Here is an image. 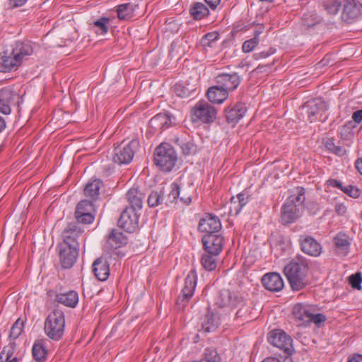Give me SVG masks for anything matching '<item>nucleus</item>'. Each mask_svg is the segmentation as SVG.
Here are the masks:
<instances>
[{
	"mask_svg": "<svg viewBox=\"0 0 362 362\" xmlns=\"http://www.w3.org/2000/svg\"><path fill=\"white\" fill-rule=\"evenodd\" d=\"M308 261L301 255L296 256L285 266L284 273L293 291H300L308 284Z\"/></svg>",
	"mask_w": 362,
	"mask_h": 362,
	"instance_id": "f257e3e1",
	"label": "nucleus"
},
{
	"mask_svg": "<svg viewBox=\"0 0 362 362\" xmlns=\"http://www.w3.org/2000/svg\"><path fill=\"white\" fill-rule=\"evenodd\" d=\"M305 200V191L301 188L297 194L290 195L281 209V221L287 225L296 221L301 214Z\"/></svg>",
	"mask_w": 362,
	"mask_h": 362,
	"instance_id": "f03ea898",
	"label": "nucleus"
},
{
	"mask_svg": "<svg viewBox=\"0 0 362 362\" xmlns=\"http://www.w3.org/2000/svg\"><path fill=\"white\" fill-rule=\"evenodd\" d=\"M65 316L63 311L55 309L45 319L44 331L45 334L52 340H60L64 334Z\"/></svg>",
	"mask_w": 362,
	"mask_h": 362,
	"instance_id": "7ed1b4c3",
	"label": "nucleus"
},
{
	"mask_svg": "<svg viewBox=\"0 0 362 362\" xmlns=\"http://www.w3.org/2000/svg\"><path fill=\"white\" fill-rule=\"evenodd\" d=\"M177 153L175 149L167 143H162L156 147L154 152L155 164L163 171L170 172L177 162Z\"/></svg>",
	"mask_w": 362,
	"mask_h": 362,
	"instance_id": "20e7f679",
	"label": "nucleus"
},
{
	"mask_svg": "<svg viewBox=\"0 0 362 362\" xmlns=\"http://www.w3.org/2000/svg\"><path fill=\"white\" fill-rule=\"evenodd\" d=\"M268 341L273 346L281 350L285 357L291 356L294 352L292 338L281 329L272 331L268 337Z\"/></svg>",
	"mask_w": 362,
	"mask_h": 362,
	"instance_id": "39448f33",
	"label": "nucleus"
},
{
	"mask_svg": "<svg viewBox=\"0 0 362 362\" xmlns=\"http://www.w3.org/2000/svg\"><path fill=\"white\" fill-rule=\"evenodd\" d=\"M139 147V140L132 139L128 144L115 148L112 158L113 161L119 165L129 163Z\"/></svg>",
	"mask_w": 362,
	"mask_h": 362,
	"instance_id": "423d86ee",
	"label": "nucleus"
},
{
	"mask_svg": "<svg viewBox=\"0 0 362 362\" xmlns=\"http://www.w3.org/2000/svg\"><path fill=\"white\" fill-rule=\"evenodd\" d=\"M192 115L194 122L211 123L216 117V110L206 102H199L192 109Z\"/></svg>",
	"mask_w": 362,
	"mask_h": 362,
	"instance_id": "0eeeda50",
	"label": "nucleus"
},
{
	"mask_svg": "<svg viewBox=\"0 0 362 362\" xmlns=\"http://www.w3.org/2000/svg\"><path fill=\"white\" fill-rule=\"evenodd\" d=\"M341 19L350 24L362 16V4L356 0H344L342 1Z\"/></svg>",
	"mask_w": 362,
	"mask_h": 362,
	"instance_id": "6e6552de",
	"label": "nucleus"
},
{
	"mask_svg": "<svg viewBox=\"0 0 362 362\" xmlns=\"http://www.w3.org/2000/svg\"><path fill=\"white\" fill-rule=\"evenodd\" d=\"M58 251L62 267L64 269L71 268L78 258L79 247L59 243Z\"/></svg>",
	"mask_w": 362,
	"mask_h": 362,
	"instance_id": "1a4fd4ad",
	"label": "nucleus"
},
{
	"mask_svg": "<svg viewBox=\"0 0 362 362\" xmlns=\"http://www.w3.org/2000/svg\"><path fill=\"white\" fill-rule=\"evenodd\" d=\"M197 285V274L191 270L185 280V286L177 299V305L184 308L194 294Z\"/></svg>",
	"mask_w": 362,
	"mask_h": 362,
	"instance_id": "9d476101",
	"label": "nucleus"
},
{
	"mask_svg": "<svg viewBox=\"0 0 362 362\" xmlns=\"http://www.w3.org/2000/svg\"><path fill=\"white\" fill-rule=\"evenodd\" d=\"M94 205L89 200H82L76 206L75 218L78 223L90 224L94 221Z\"/></svg>",
	"mask_w": 362,
	"mask_h": 362,
	"instance_id": "9b49d317",
	"label": "nucleus"
},
{
	"mask_svg": "<svg viewBox=\"0 0 362 362\" xmlns=\"http://www.w3.org/2000/svg\"><path fill=\"white\" fill-rule=\"evenodd\" d=\"M202 241L205 252L218 255L223 250L224 238L221 235L206 234Z\"/></svg>",
	"mask_w": 362,
	"mask_h": 362,
	"instance_id": "f8f14e48",
	"label": "nucleus"
},
{
	"mask_svg": "<svg viewBox=\"0 0 362 362\" xmlns=\"http://www.w3.org/2000/svg\"><path fill=\"white\" fill-rule=\"evenodd\" d=\"M139 224V216L136 211L127 207L121 214L118 225L129 233L135 231Z\"/></svg>",
	"mask_w": 362,
	"mask_h": 362,
	"instance_id": "ddd939ff",
	"label": "nucleus"
},
{
	"mask_svg": "<svg viewBox=\"0 0 362 362\" xmlns=\"http://www.w3.org/2000/svg\"><path fill=\"white\" fill-rule=\"evenodd\" d=\"M300 247L303 252L311 257H318L322 253L321 245L312 236L301 235L299 237Z\"/></svg>",
	"mask_w": 362,
	"mask_h": 362,
	"instance_id": "4468645a",
	"label": "nucleus"
},
{
	"mask_svg": "<svg viewBox=\"0 0 362 362\" xmlns=\"http://www.w3.org/2000/svg\"><path fill=\"white\" fill-rule=\"evenodd\" d=\"M83 232V230L77 223H69L62 233L63 241L61 243L79 247L78 239L81 236Z\"/></svg>",
	"mask_w": 362,
	"mask_h": 362,
	"instance_id": "2eb2a0df",
	"label": "nucleus"
},
{
	"mask_svg": "<svg viewBox=\"0 0 362 362\" xmlns=\"http://www.w3.org/2000/svg\"><path fill=\"white\" fill-rule=\"evenodd\" d=\"M216 85L228 93L235 90L240 83V77L236 73L220 74L216 77Z\"/></svg>",
	"mask_w": 362,
	"mask_h": 362,
	"instance_id": "dca6fc26",
	"label": "nucleus"
},
{
	"mask_svg": "<svg viewBox=\"0 0 362 362\" xmlns=\"http://www.w3.org/2000/svg\"><path fill=\"white\" fill-rule=\"evenodd\" d=\"M198 228L206 234H216L221 228V223L216 216L208 214L199 221Z\"/></svg>",
	"mask_w": 362,
	"mask_h": 362,
	"instance_id": "f3484780",
	"label": "nucleus"
},
{
	"mask_svg": "<svg viewBox=\"0 0 362 362\" xmlns=\"http://www.w3.org/2000/svg\"><path fill=\"white\" fill-rule=\"evenodd\" d=\"M303 109L305 110L310 122H313L319 113L327 110V104L321 98H315L305 103Z\"/></svg>",
	"mask_w": 362,
	"mask_h": 362,
	"instance_id": "a211bd4d",
	"label": "nucleus"
},
{
	"mask_svg": "<svg viewBox=\"0 0 362 362\" xmlns=\"http://www.w3.org/2000/svg\"><path fill=\"white\" fill-rule=\"evenodd\" d=\"M18 98V95L9 88L0 90V112L4 115L10 114L11 105L14 103L15 99Z\"/></svg>",
	"mask_w": 362,
	"mask_h": 362,
	"instance_id": "6ab92c4d",
	"label": "nucleus"
},
{
	"mask_svg": "<svg viewBox=\"0 0 362 362\" xmlns=\"http://www.w3.org/2000/svg\"><path fill=\"white\" fill-rule=\"evenodd\" d=\"M21 65L11 51L5 50L0 53V71L9 72L16 70Z\"/></svg>",
	"mask_w": 362,
	"mask_h": 362,
	"instance_id": "aec40b11",
	"label": "nucleus"
},
{
	"mask_svg": "<svg viewBox=\"0 0 362 362\" xmlns=\"http://www.w3.org/2000/svg\"><path fill=\"white\" fill-rule=\"evenodd\" d=\"M262 283L264 287L272 292H277L284 288V281L278 273H268L263 276Z\"/></svg>",
	"mask_w": 362,
	"mask_h": 362,
	"instance_id": "412c9836",
	"label": "nucleus"
},
{
	"mask_svg": "<svg viewBox=\"0 0 362 362\" xmlns=\"http://www.w3.org/2000/svg\"><path fill=\"white\" fill-rule=\"evenodd\" d=\"M126 243L127 239L123 233L117 229H112L108 235L107 243L105 245V249L111 254L114 250Z\"/></svg>",
	"mask_w": 362,
	"mask_h": 362,
	"instance_id": "4be33fe9",
	"label": "nucleus"
},
{
	"mask_svg": "<svg viewBox=\"0 0 362 362\" xmlns=\"http://www.w3.org/2000/svg\"><path fill=\"white\" fill-rule=\"evenodd\" d=\"M242 300L243 298L240 297L236 293H232L228 290H223L220 292L216 303L221 308H233Z\"/></svg>",
	"mask_w": 362,
	"mask_h": 362,
	"instance_id": "5701e85b",
	"label": "nucleus"
},
{
	"mask_svg": "<svg viewBox=\"0 0 362 362\" xmlns=\"http://www.w3.org/2000/svg\"><path fill=\"white\" fill-rule=\"evenodd\" d=\"M93 272L95 277L101 281H105L110 276V264L103 257L95 259L93 264Z\"/></svg>",
	"mask_w": 362,
	"mask_h": 362,
	"instance_id": "b1692460",
	"label": "nucleus"
},
{
	"mask_svg": "<svg viewBox=\"0 0 362 362\" xmlns=\"http://www.w3.org/2000/svg\"><path fill=\"white\" fill-rule=\"evenodd\" d=\"M125 196L130 204V207H128L129 209H133L135 211L142 209L145 195L138 188L132 187L129 189Z\"/></svg>",
	"mask_w": 362,
	"mask_h": 362,
	"instance_id": "393cba45",
	"label": "nucleus"
},
{
	"mask_svg": "<svg viewBox=\"0 0 362 362\" xmlns=\"http://www.w3.org/2000/svg\"><path fill=\"white\" fill-rule=\"evenodd\" d=\"M247 108L244 103H238L225 111L226 118L229 123L238 122L245 114Z\"/></svg>",
	"mask_w": 362,
	"mask_h": 362,
	"instance_id": "a878e982",
	"label": "nucleus"
},
{
	"mask_svg": "<svg viewBox=\"0 0 362 362\" xmlns=\"http://www.w3.org/2000/svg\"><path fill=\"white\" fill-rule=\"evenodd\" d=\"M172 124V116L168 113H159L152 117L149 121V125L155 130H163L168 128Z\"/></svg>",
	"mask_w": 362,
	"mask_h": 362,
	"instance_id": "bb28decb",
	"label": "nucleus"
},
{
	"mask_svg": "<svg viewBox=\"0 0 362 362\" xmlns=\"http://www.w3.org/2000/svg\"><path fill=\"white\" fill-rule=\"evenodd\" d=\"M333 241L339 255L346 256L349 253L351 241L348 235L339 232L334 238Z\"/></svg>",
	"mask_w": 362,
	"mask_h": 362,
	"instance_id": "cd10ccee",
	"label": "nucleus"
},
{
	"mask_svg": "<svg viewBox=\"0 0 362 362\" xmlns=\"http://www.w3.org/2000/svg\"><path fill=\"white\" fill-rule=\"evenodd\" d=\"M313 310L314 308L311 305L297 303L293 308V315L296 319L302 322V325L308 324Z\"/></svg>",
	"mask_w": 362,
	"mask_h": 362,
	"instance_id": "c85d7f7f",
	"label": "nucleus"
},
{
	"mask_svg": "<svg viewBox=\"0 0 362 362\" xmlns=\"http://www.w3.org/2000/svg\"><path fill=\"white\" fill-rule=\"evenodd\" d=\"M139 4L133 2L119 4L117 6V17L119 20H129L135 16Z\"/></svg>",
	"mask_w": 362,
	"mask_h": 362,
	"instance_id": "c756f323",
	"label": "nucleus"
},
{
	"mask_svg": "<svg viewBox=\"0 0 362 362\" xmlns=\"http://www.w3.org/2000/svg\"><path fill=\"white\" fill-rule=\"evenodd\" d=\"M250 195L248 192L243 191L239 193L236 197H232L230 199V213L234 212L235 215H238L243 207L249 202Z\"/></svg>",
	"mask_w": 362,
	"mask_h": 362,
	"instance_id": "7c9ffc66",
	"label": "nucleus"
},
{
	"mask_svg": "<svg viewBox=\"0 0 362 362\" xmlns=\"http://www.w3.org/2000/svg\"><path fill=\"white\" fill-rule=\"evenodd\" d=\"M206 95L211 103L221 104L227 99L228 93L218 85H215L208 89Z\"/></svg>",
	"mask_w": 362,
	"mask_h": 362,
	"instance_id": "2f4dec72",
	"label": "nucleus"
},
{
	"mask_svg": "<svg viewBox=\"0 0 362 362\" xmlns=\"http://www.w3.org/2000/svg\"><path fill=\"white\" fill-rule=\"evenodd\" d=\"M56 300L67 307L74 308L78 301V293L74 291L58 293L56 296Z\"/></svg>",
	"mask_w": 362,
	"mask_h": 362,
	"instance_id": "473e14b6",
	"label": "nucleus"
},
{
	"mask_svg": "<svg viewBox=\"0 0 362 362\" xmlns=\"http://www.w3.org/2000/svg\"><path fill=\"white\" fill-rule=\"evenodd\" d=\"M220 324L219 318L208 309L204 321L202 322V329L205 332L215 331Z\"/></svg>",
	"mask_w": 362,
	"mask_h": 362,
	"instance_id": "72a5a7b5",
	"label": "nucleus"
},
{
	"mask_svg": "<svg viewBox=\"0 0 362 362\" xmlns=\"http://www.w3.org/2000/svg\"><path fill=\"white\" fill-rule=\"evenodd\" d=\"M189 13L196 21L202 20L209 15V10L203 3H193L189 8Z\"/></svg>",
	"mask_w": 362,
	"mask_h": 362,
	"instance_id": "f704fd0d",
	"label": "nucleus"
},
{
	"mask_svg": "<svg viewBox=\"0 0 362 362\" xmlns=\"http://www.w3.org/2000/svg\"><path fill=\"white\" fill-rule=\"evenodd\" d=\"M32 353L35 361L44 360L47 354L46 341L44 339L37 340L33 346Z\"/></svg>",
	"mask_w": 362,
	"mask_h": 362,
	"instance_id": "c9c22d12",
	"label": "nucleus"
},
{
	"mask_svg": "<svg viewBox=\"0 0 362 362\" xmlns=\"http://www.w3.org/2000/svg\"><path fill=\"white\" fill-rule=\"evenodd\" d=\"M11 52L16 58L19 61L20 64H21L22 59L25 56L31 54L33 52V49L28 44L17 42L15 45V47L12 49Z\"/></svg>",
	"mask_w": 362,
	"mask_h": 362,
	"instance_id": "e433bc0d",
	"label": "nucleus"
},
{
	"mask_svg": "<svg viewBox=\"0 0 362 362\" xmlns=\"http://www.w3.org/2000/svg\"><path fill=\"white\" fill-rule=\"evenodd\" d=\"M165 200L164 189H160L159 191L151 192L148 197V204L150 207H156L165 204Z\"/></svg>",
	"mask_w": 362,
	"mask_h": 362,
	"instance_id": "4c0bfd02",
	"label": "nucleus"
},
{
	"mask_svg": "<svg viewBox=\"0 0 362 362\" xmlns=\"http://www.w3.org/2000/svg\"><path fill=\"white\" fill-rule=\"evenodd\" d=\"M322 21V18L314 11L305 12L302 17V23L306 28H312Z\"/></svg>",
	"mask_w": 362,
	"mask_h": 362,
	"instance_id": "58836bf2",
	"label": "nucleus"
},
{
	"mask_svg": "<svg viewBox=\"0 0 362 362\" xmlns=\"http://www.w3.org/2000/svg\"><path fill=\"white\" fill-rule=\"evenodd\" d=\"M100 184L99 180H95L87 183L83 190L85 196L95 199L99 194Z\"/></svg>",
	"mask_w": 362,
	"mask_h": 362,
	"instance_id": "ea45409f",
	"label": "nucleus"
},
{
	"mask_svg": "<svg viewBox=\"0 0 362 362\" xmlns=\"http://www.w3.org/2000/svg\"><path fill=\"white\" fill-rule=\"evenodd\" d=\"M217 256L206 252L202 256L201 264L207 271H213L217 267Z\"/></svg>",
	"mask_w": 362,
	"mask_h": 362,
	"instance_id": "a19ab883",
	"label": "nucleus"
},
{
	"mask_svg": "<svg viewBox=\"0 0 362 362\" xmlns=\"http://www.w3.org/2000/svg\"><path fill=\"white\" fill-rule=\"evenodd\" d=\"M322 6L328 14L336 15L342 6V2L339 0H327L323 2Z\"/></svg>",
	"mask_w": 362,
	"mask_h": 362,
	"instance_id": "79ce46f5",
	"label": "nucleus"
},
{
	"mask_svg": "<svg viewBox=\"0 0 362 362\" xmlns=\"http://www.w3.org/2000/svg\"><path fill=\"white\" fill-rule=\"evenodd\" d=\"M326 148L337 156H344L346 151L340 146H336L334 143L333 138H327L325 141Z\"/></svg>",
	"mask_w": 362,
	"mask_h": 362,
	"instance_id": "37998d69",
	"label": "nucleus"
},
{
	"mask_svg": "<svg viewBox=\"0 0 362 362\" xmlns=\"http://www.w3.org/2000/svg\"><path fill=\"white\" fill-rule=\"evenodd\" d=\"M200 362H221V357L216 349L206 348L204 351V358Z\"/></svg>",
	"mask_w": 362,
	"mask_h": 362,
	"instance_id": "c03bdc74",
	"label": "nucleus"
},
{
	"mask_svg": "<svg viewBox=\"0 0 362 362\" xmlns=\"http://www.w3.org/2000/svg\"><path fill=\"white\" fill-rule=\"evenodd\" d=\"M218 37L219 33L216 31L208 33L202 37L201 44L204 47H211Z\"/></svg>",
	"mask_w": 362,
	"mask_h": 362,
	"instance_id": "a18cd8bd",
	"label": "nucleus"
},
{
	"mask_svg": "<svg viewBox=\"0 0 362 362\" xmlns=\"http://www.w3.org/2000/svg\"><path fill=\"white\" fill-rule=\"evenodd\" d=\"M24 326V322L21 321L20 319H18L10 330L9 337L13 339H17L22 333Z\"/></svg>",
	"mask_w": 362,
	"mask_h": 362,
	"instance_id": "49530a36",
	"label": "nucleus"
},
{
	"mask_svg": "<svg viewBox=\"0 0 362 362\" xmlns=\"http://www.w3.org/2000/svg\"><path fill=\"white\" fill-rule=\"evenodd\" d=\"M180 194V186L176 183L171 185V191L168 194V198L165 200V204L168 205L169 203L175 202Z\"/></svg>",
	"mask_w": 362,
	"mask_h": 362,
	"instance_id": "de8ad7c7",
	"label": "nucleus"
},
{
	"mask_svg": "<svg viewBox=\"0 0 362 362\" xmlns=\"http://www.w3.org/2000/svg\"><path fill=\"white\" fill-rule=\"evenodd\" d=\"M110 22V19L107 17H102L93 23L94 26L98 28L97 31L100 34H105L108 31L107 24Z\"/></svg>",
	"mask_w": 362,
	"mask_h": 362,
	"instance_id": "09e8293b",
	"label": "nucleus"
},
{
	"mask_svg": "<svg viewBox=\"0 0 362 362\" xmlns=\"http://www.w3.org/2000/svg\"><path fill=\"white\" fill-rule=\"evenodd\" d=\"M251 308L247 305L242 306L237 312L236 317L238 318H243V320L249 322L252 320L253 317L250 316Z\"/></svg>",
	"mask_w": 362,
	"mask_h": 362,
	"instance_id": "8fccbe9b",
	"label": "nucleus"
},
{
	"mask_svg": "<svg viewBox=\"0 0 362 362\" xmlns=\"http://www.w3.org/2000/svg\"><path fill=\"white\" fill-rule=\"evenodd\" d=\"M259 40L257 37H252L244 42L242 49L243 52L249 53L252 52L259 44Z\"/></svg>",
	"mask_w": 362,
	"mask_h": 362,
	"instance_id": "3c124183",
	"label": "nucleus"
},
{
	"mask_svg": "<svg viewBox=\"0 0 362 362\" xmlns=\"http://www.w3.org/2000/svg\"><path fill=\"white\" fill-rule=\"evenodd\" d=\"M343 192L349 195L352 198H358L361 195V192L359 189L353 185H348L346 187H344L342 190Z\"/></svg>",
	"mask_w": 362,
	"mask_h": 362,
	"instance_id": "603ef678",
	"label": "nucleus"
},
{
	"mask_svg": "<svg viewBox=\"0 0 362 362\" xmlns=\"http://www.w3.org/2000/svg\"><path fill=\"white\" fill-rule=\"evenodd\" d=\"M349 284L354 288L361 289L362 278L360 273H356L349 277Z\"/></svg>",
	"mask_w": 362,
	"mask_h": 362,
	"instance_id": "864d4df0",
	"label": "nucleus"
},
{
	"mask_svg": "<svg viewBox=\"0 0 362 362\" xmlns=\"http://www.w3.org/2000/svg\"><path fill=\"white\" fill-rule=\"evenodd\" d=\"M326 320V317L323 314L321 313H314V310L311 313V315L309 317L308 323L313 322L315 324H320Z\"/></svg>",
	"mask_w": 362,
	"mask_h": 362,
	"instance_id": "5fc2aeb1",
	"label": "nucleus"
},
{
	"mask_svg": "<svg viewBox=\"0 0 362 362\" xmlns=\"http://www.w3.org/2000/svg\"><path fill=\"white\" fill-rule=\"evenodd\" d=\"M174 89L176 94L181 98H185L188 95V90L181 85H175Z\"/></svg>",
	"mask_w": 362,
	"mask_h": 362,
	"instance_id": "6e6d98bb",
	"label": "nucleus"
},
{
	"mask_svg": "<svg viewBox=\"0 0 362 362\" xmlns=\"http://www.w3.org/2000/svg\"><path fill=\"white\" fill-rule=\"evenodd\" d=\"M334 211L338 215L343 216L346 212V206L343 203H337L334 206Z\"/></svg>",
	"mask_w": 362,
	"mask_h": 362,
	"instance_id": "4d7b16f0",
	"label": "nucleus"
},
{
	"mask_svg": "<svg viewBox=\"0 0 362 362\" xmlns=\"http://www.w3.org/2000/svg\"><path fill=\"white\" fill-rule=\"evenodd\" d=\"M353 120L359 124L362 121V109L355 111L352 115Z\"/></svg>",
	"mask_w": 362,
	"mask_h": 362,
	"instance_id": "13d9d810",
	"label": "nucleus"
},
{
	"mask_svg": "<svg viewBox=\"0 0 362 362\" xmlns=\"http://www.w3.org/2000/svg\"><path fill=\"white\" fill-rule=\"evenodd\" d=\"M4 349H6V348H4ZM4 355H5V360L6 361H8V362H18L17 357H14L12 359H10V358L13 355V351L11 350V349H8L7 351L5 350Z\"/></svg>",
	"mask_w": 362,
	"mask_h": 362,
	"instance_id": "bf43d9fd",
	"label": "nucleus"
},
{
	"mask_svg": "<svg viewBox=\"0 0 362 362\" xmlns=\"http://www.w3.org/2000/svg\"><path fill=\"white\" fill-rule=\"evenodd\" d=\"M327 184L330 186H332V187H337L339 189H340L341 190H342L343 189V186H342V184L340 181L337 180H334V179H329L327 180Z\"/></svg>",
	"mask_w": 362,
	"mask_h": 362,
	"instance_id": "052dcab7",
	"label": "nucleus"
},
{
	"mask_svg": "<svg viewBox=\"0 0 362 362\" xmlns=\"http://www.w3.org/2000/svg\"><path fill=\"white\" fill-rule=\"evenodd\" d=\"M204 1L212 10L216 9L217 8V6L220 4V2H221V0H204Z\"/></svg>",
	"mask_w": 362,
	"mask_h": 362,
	"instance_id": "680f3d73",
	"label": "nucleus"
},
{
	"mask_svg": "<svg viewBox=\"0 0 362 362\" xmlns=\"http://www.w3.org/2000/svg\"><path fill=\"white\" fill-rule=\"evenodd\" d=\"M181 147L184 154L189 155L191 153L193 145L188 143H185Z\"/></svg>",
	"mask_w": 362,
	"mask_h": 362,
	"instance_id": "e2e57ef3",
	"label": "nucleus"
},
{
	"mask_svg": "<svg viewBox=\"0 0 362 362\" xmlns=\"http://www.w3.org/2000/svg\"><path fill=\"white\" fill-rule=\"evenodd\" d=\"M27 0H9V4L11 7H19L23 6Z\"/></svg>",
	"mask_w": 362,
	"mask_h": 362,
	"instance_id": "0e129e2a",
	"label": "nucleus"
},
{
	"mask_svg": "<svg viewBox=\"0 0 362 362\" xmlns=\"http://www.w3.org/2000/svg\"><path fill=\"white\" fill-rule=\"evenodd\" d=\"M274 53V49H272V48H270L268 51L267 52H261L259 53H257L256 54L258 57L259 58H266L270 55H272V54Z\"/></svg>",
	"mask_w": 362,
	"mask_h": 362,
	"instance_id": "69168bd1",
	"label": "nucleus"
},
{
	"mask_svg": "<svg viewBox=\"0 0 362 362\" xmlns=\"http://www.w3.org/2000/svg\"><path fill=\"white\" fill-rule=\"evenodd\" d=\"M355 167L358 173L362 175V158H359L356 160Z\"/></svg>",
	"mask_w": 362,
	"mask_h": 362,
	"instance_id": "338daca9",
	"label": "nucleus"
},
{
	"mask_svg": "<svg viewBox=\"0 0 362 362\" xmlns=\"http://www.w3.org/2000/svg\"><path fill=\"white\" fill-rule=\"evenodd\" d=\"M349 362H362V355L354 354L351 358L349 359Z\"/></svg>",
	"mask_w": 362,
	"mask_h": 362,
	"instance_id": "774afa93",
	"label": "nucleus"
}]
</instances>
